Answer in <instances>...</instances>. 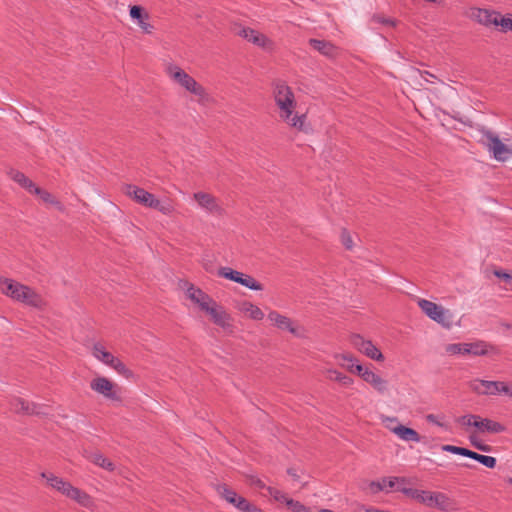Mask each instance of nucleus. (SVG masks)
<instances>
[{"label": "nucleus", "mask_w": 512, "mask_h": 512, "mask_svg": "<svg viewBox=\"0 0 512 512\" xmlns=\"http://www.w3.org/2000/svg\"><path fill=\"white\" fill-rule=\"evenodd\" d=\"M273 97L279 109V117L289 126L303 131L306 115L294 113L297 102L292 88L285 81L277 80L273 84Z\"/></svg>", "instance_id": "f257e3e1"}, {"label": "nucleus", "mask_w": 512, "mask_h": 512, "mask_svg": "<svg viewBox=\"0 0 512 512\" xmlns=\"http://www.w3.org/2000/svg\"><path fill=\"white\" fill-rule=\"evenodd\" d=\"M123 191L125 195L133 199L138 204L147 208L155 209L163 215L171 216L176 211L171 199L165 198L163 200H159L154 196V194L136 185L126 184Z\"/></svg>", "instance_id": "f03ea898"}, {"label": "nucleus", "mask_w": 512, "mask_h": 512, "mask_svg": "<svg viewBox=\"0 0 512 512\" xmlns=\"http://www.w3.org/2000/svg\"><path fill=\"white\" fill-rule=\"evenodd\" d=\"M165 72L173 82L196 96L200 104H207L211 101L206 89L179 66L170 63L166 66Z\"/></svg>", "instance_id": "7ed1b4c3"}, {"label": "nucleus", "mask_w": 512, "mask_h": 512, "mask_svg": "<svg viewBox=\"0 0 512 512\" xmlns=\"http://www.w3.org/2000/svg\"><path fill=\"white\" fill-rule=\"evenodd\" d=\"M457 421L462 425L475 427L480 433L498 434L506 431V427L500 422L489 418H482L475 414L461 416Z\"/></svg>", "instance_id": "20e7f679"}, {"label": "nucleus", "mask_w": 512, "mask_h": 512, "mask_svg": "<svg viewBox=\"0 0 512 512\" xmlns=\"http://www.w3.org/2000/svg\"><path fill=\"white\" fill-rule=\"evenodd\" d=\"M470 389L479 395H507L512 398V383L503 381L474 380L469 384Z\"/></svg>", "instance_id": "39448f33"}, {"label": "nucleus", "mask_w": 512, "mask_h": 512, "mask_svg": "<svg viewBox=\"0 0 512 512\" xmlns=\"http://www.w3.org/2000/svg\"><path fill=\"white\" fill-rule=\"evenodd\" d=\"M417 304L424 312V314L431 320L441 324L444 327H450L452 316L449 310L426 299H419Z\"/></svg>", "instance_id": "423d86ee"}, {"label": "nucleus", "mask_w": 512, "mask_h": 512, "mask_svg": "<svg viewBox=\"0 0 512 512\" xmlns=\"http://www.w3.org/2000/svg\"><path fill=\"white\" fill-rule=\"evenodd\" d=\"M340 366L351 373H357L365 382L369 383L379 393H384L387 390V381L369 368H365L362 365H346L345 363H340Z\"/></svg>", "instance_id": "0eeeda50"}, {"label": "nucleus", "mask_w": 512, "mask_h": 512, "mask_svg": "<svg viewBox=\"0 0 512 512\" xmlns=\"http://www.w3.org/2000/svg\"><path fill=\"white\" fill-rule=\"evenodd\" d=\"M218 276L223 277L225 279H229L231 281H234L238 284H241L242 286L254 290V291H261L263 290V285L256 281L252 276L246 275L244 273H241L239 271L233 270L230 267H221L218 270Z\"/></svg>", "instance_id": "6e6552de"}, {"label": "nucleus", "mask_w": 512, "mask_h": 512, "mask_svg": "<svg viewBox=\"0 0 512 512\" xmlns=\"http://www.w3.org/2000/svg\"><path fill=\"white\" fill-rule=\"evenodd\" d=\"M484 143L493 157L498 161H506L511 155L510 149L500 140L498 135L492 131L483 132Z\"/></svg>", "instance_id": "1a4fd4ad"}, {"label": "nucleus", "mask_w": 512, "mask_h": 512, "mask_svg": "<svg viewBox=\"0 0 512 512\" xmlns=\"http://www.w3.org/2000/svg\"><path fill=\"white\" fill-rule=\"evenodd\" d=\"M90 388L105 398L113 401H120L118 394V386L111 382L108 378L99 376L91 380Z\"/></svg>", "instance_id": "9d476101"}, {"label": "nucleus", "mask_w": 512, "mask_h": 512, "mask_svg": "<svg viewBox=\"0 0 512 512\" xmlns=\"http://www.w3.org/2000/svg\"><path fill=\"white\" fill-rule=\"evenodd\" d=\"M351 344L354 348L372 360L379 362L384 360V356L381 351L370 340H365L359 334L351 336Z\"/></svg>", "instance_id": "9b49d317"}, {"label": "nucleus", "mask_w": 512, "mask_h": 512, "mask_svg": "<svg viewBox=\"0 0 512 512\" xmlns=\"http://www.w3.org/2000/svg\"><path fill=\"white\" fill-rule=\"evenodd\" d=\"M268 320L276 326L278 329L283 331H289L296 337H304V329L295 325V323L277 311H270L268 314Z\"/></svg>", "instance_id": "f8f14e48"}, {"label": "nucleus", "mask_w": 512, "mask_h": 512, "mask_svg": "<svg viewBox=\"0 0 512 512\" xmlns=\"http://www.w3.org/2000/svg\"><path fill=\"white\" fill-rule=\"evenodd\" d=\"M237 35L244 38L248 42L252 43L255 46H258L264 50H272L274 47V43L263 33L254 30L250 27H242Z\"/></svg>", "instance_id": "ddd939ff"}, {"label": "nucleus", "mask_w": 512, "mask_h": 512, "mask_svg": "<svg viewBox=\"0 0 512 512\" xmlns=\"http://www.w3.org/2000/svg\"><path fill=\"white\" fill-rule=\"evenodd\" d=\"M193 199L197 202L198 206L207 213L214 215H221L223 213V209L218 204L217 199L210 193L202 191L196 192L193 194Z\"/></svg>", "instance_id": "4468645a"}, {"label": "nucleus", "mask_w": 512, "mask_h": 512, "mask_svg": "<svg viewBox=\"0 0 512 512\" xmlns=\"http://www.w3.org/2000/svg\"><path fill=\"white\" fill-rule=\"evenodd\" d=\"M471 18L485 26H500L501 20L505 19L499 12L488 9L474 8L471 10Z\"/></svg>", "instance_id": "2eb2a0df"}, {"label": "nucleus", "mask_w": 512, "mask_h": 512, "mask_svg": "<svg viewBox=\"0 0 512 512\" xmlns=\"http://www.w3.org/2000/svg\"><path fill=\"white\" fill-rule=\"evenodd\" d=\"M186 296L203 311L208 310L209 304H214V300L207 293L193 284H187Z\"/></svg>", "instance_id": "dca6fc26"}, {"label": "nucleus", "mask_w": 512, "mask_h": 512, "mask_svg": "<svg viewBox=\"0 0 512 512\" xmlns=\"http://www.w3.org/2000/svg\"><path fill=\"white\" fill-rule=\"evenodd\" d=\"M408 483L405 477H384L380 481H372L369 484V488L372 493L376 494L386 488L396 489L398 486H403Z\"/></svg>", "instance_id": "f3484780"}, {"label": "nucleus", "mask_w": 512, "mask_h": 512, "mask_svg": "<svg viewBox=\"0 0 512 512\" xmlns=\"http://www.w3.org/2000/svg\"><path fill=\"white\" fill-rule=\"evenodd\" d=\"M130 17L136 21L138 26L142 29V31L146 34H151L154 27L151 25L148 20L150 18L149 14L144 11L141 6L134 5L130 7L129 10Z\"/></svg>", "instance_id": "a211bd4d"}, {"label": "nucleus", "mask_w": 512, "mask_h": 512, "mask_svg": "<svg viewBox=\"0 0 512 512\" xmlns=\"http://www.w3.org/2000/svg\"><path fill=\"white\" fill-rule=\"evenodd\" d=\"M26 285L9 278H0V290L14 301H18Z\"/></svg>", "instance_id": "6ab92c4d"}, {"label": "nucleus", "mask_w": 512, "mask_h": 512, "mask_svg": "<svg viewBox=\"0 0 512 512\" xmlns=\"http://www.w3.org/2000/svg\"><path fill=\"white\" fill-rule=\"evenodd\" d=\"M204 311L210 315L212 321L216 325L222 328H226L230 325L229 314L225 311V309L222 306L218 305L215 301L214 304L208 305V310Z\"/></svg>", "instance_id": "aec40b11"}, {"label": "nucleus", "mask_w": 512, "mask_h": 512, "mask_svg": "<svg viewBox=\"0 0 512 512\" xmlns=\"http://www.w3.org/2000/svg\"><path fill=\"white\" fill-rule=\"evenodd\" d=\"M11 406L16 413H24L30 415L45 414V412L43 411V406L35 403H30L22 398H15L11 402Z\"/></svg>", "instance_id": "412c9836"}, {"label": "nucleus", "mask_w": 512, "mask_h": 512, "mask_svg": "<svg viewBox=\"0 0 512 512\" xmlns=\"http://www.w3.org/2000/svg\"><path fill=\"white\" fill-rule=\"evenodd\" d=\"M430 508H437L443 512H453L456 510V503L445 493L433 492Z\"/></svg>", "instance_id": "4be33fe9"}, {"label": "nucleus", "mask_w": 512, "mask_h": 512, "mask_svg": "<svg viewBox=\"0 0 512 512\" xmlns=\"http://www.w3.org/2000/svg\"><path fill=\"white\" fill-rule=\"evenodd\" d=\"M467 354H471L473 356H485L488 354H499V349L483 340H478L475 342L468 343L467 346Z\"/></svg>", "instance_id": "5701e85b"}, {"label": "nucleus", "mask_w": 512, "mask_h": 512, "mask_svg": "<svg viewBox=\"0 0 512 512\" xmlns=\"http://www.w3.org/2000/svg\"><path fill=\"white\" fill-rule=\"evenodd\" d=\"M397 491L417 500L418 502H420L428 507H430V505H431L432 495H433V492H431V491L406 488L404 486H398Z\"/></svg>", "instance_id": "b1692460"}, {"label": "nucleus", "mask_w": 512, "mask_h": 512, "mask_svg": "<svg viewBox=\"0 0 512 512\" xmlns=\"http://www.w3.org/2000/svg\"><path fill=\"white\" fill-rule=\"evenodd\" d=\"M17 302H21L33 308H41L44 305L42 296L29 286H26Z\"/></svg>", "instance_id": "393cba45"}, {"label": "nucleus", "mask_w": 512, "mask_h": 512, "mask_svg": "<svg viewBox=\"0 0 512 512\" xmlns=\"http://www.w3.org/2000/svg\"><path fill=\"white\" fill-rule=\"evenodd\" d=\"M66 497L76 501L78 504L85 508H91L93 506V500L90 495H88L85 491L80 490L77 487L71 485L69 490L65 495Z\"/></svg>", "instance_id": "a878e982"}, {"label": "nucleus", "mask_w": 512, "mask_h": 512, "mask_svg": "<svg viewBox=\"0 0 512 512\" xmlns=\"http://www.w3.org/2000/svg\"><path fill=\"white\" fill-rule=\"evenodd\" d=\"M41 477L46 479L48 485L53 489L57 490L63 495H66L67 490L71 487V483L65 481L63 478H60L52 473H41Z\"/></svg>", "instance_id": "bb28decb"}, {"label": "nucleus", "mask_w": 512, "mask_h": 512, "mask_svg": "<svg viewBox=\"0 0 512 512\" xmlns=\"http://www.w3.org/2000/svg\"><path fill=\"white\" fill-rule=\"evenodd\" d=\"M310 46L327 57H334L337 54L336 47L329 41L319 40V39H310Z\"/></svg>", "instance_id": "cd10ccee"}, {"label": "nucleus", "mask_w": 512, "mask_h": 512, "mask_svg": "<svg viewBox=\"0 0 512 512\" xmlns=\"http://www.w3.org/2000/svg\"><path fill=\"white\" fill-rule=\"evenodd\" d=\"M391 431L404 441L420 442L421 440V437L416 430L401 424L392 428Z\"/></svg>", "instance_id": "c85d7f7f"}, {"label": "nucleus", "mask_w": 512, "mask_h": 512, "mask_svg": "<svg viewBox=\"0 0 512 512\" xmlns=\"http://www.w3.org/2000/svg\"><path fill=\"white\" fill-rule=\"evenodd\" d=\"M238 309L240 312L247 315L253 320H262L264 318L263 311L253 303L249 301H243L239 304Z\"/></svg>", "instance_id": "c756f323"}, {"label": "nucleus", "mask_w": 512, "mask_h": 512, "mask_svg": "<svg viewBox=\"0 0 512 512\" xmlns=\"http://www.w3.org/2000/svg\"><path fill=\"white\" fill-rule=\"evenodd\" d=\"M92 354L99 361L103 362L104 364H106L110 367L116 360V357L113 356L110 352L106 351L105 348L101 344H95L93 346Z\"/></svg>", "instance_id": "7c9ffc66"}, {"label": "nucleus", "mask_w": 512, "mask_h": 512, "mask_svg": "<svg viewBox=\"0 0 512 512\" xmlns=\"http://www.w3.org/2000/svg\"><path fill=\"white\" fill-rule=\"evenodd\" d=\"M32 194L39 196L43 202L55 206L61 212H63L65 209L62 203L59 202L51 193H49L46 190H43L36 186Z\"/></svg>", "instance_id": "2f4dec72"}, {"label": "nucleus", "mask_w": 512, "mask_h": 512, "mask_svg": "<svg viewBox=\"0 0 512 512\" xmlns=\"http://www.w3.org/2000/svg\"><path fill=\"white\" fill-rule=\"evenodd\" d=\"M10 176L16 183H18L22 188L26 189L29 193H32L36 188V185L33 183V181L20 171L12 170L10 172Z\"/></svg>", "instance_id": "473e14b6"}, {"label": "nucleus", "mask_w": 512, "mask_h": 512, "mask_svg": "<svg viewBox=\"0 0 512 512\" xmlns=\"http://www.w3.org/2000/svg\"><path fill=\"white\" fill-rule=\"evenodd\" d=\"M91 461L105 470L113 471L115 469L114 463L110 459L106 458L103 454H93L91 456Z\"/></svg>", "instance_id": "72a5a7b5"}, {"label": "nucleus", "mask_w": 512, "mask_h": 512, "mask_svg": "<svg viewBox=\"0 0 512 512\" xmlns=\"http://www.w3.org/2000/svg\"><path fill=\"white\" fill-rule=\"evenodd\" d=\"M470 459H473L482 465L486 466L487 468H494L496 466V458L492 456L482 455L477 452L472 453V457Z\"/></svg>", "instance_id": "f704fd0d"}, {"label": "nucleus", "mask_w": 512, "mask_h": 512, "mask_svg": "<svg viewBox=\"0 0 512 512\" xmlns=\"http://www.w3.org/2000/svg\"><path fill=\"white\" fill-rule=\"evenodd\" d=\"M442 450L446 451V452H450L452 454L468 457V458H471L472 457V453H473L472 450H469L467 448L458 447V446L449 445V444L443 445L442 446Z\"/></svg>", "instance_id": "c9c22d12"}, {"label": "nucleus", "mask_w": 512, "mask_h": 512, "mask_svg": "<svg viewBox=\"0 0 512 512\" xmlns=\"http://www.w3.org/2000/svg\"><path fill=\"white\" fill-rule=\"evenodd\" d=\"M117 373L124 376L127 379H131L134 377V373L118 358H116L115 362L111 366Z\"/></svg>", "instance_id": "e433bc0d"}, {"label": "nucleus", "mask_w": 512, "mask_h": 512, "mask_svg": "<svg viewBox=\"0 0 512 512\" xmlns=\"http://www.w3.org/2000/svg\"><path fill=\"white\" fill-rule=\"evenodd\" d=\"M219 494L230 504L234 505L235 501L238 498V494L231 490L226 485H221L218 487Z\"/></svg>", "instance_id": "4c0bfd02"}, {"label": "nucleus", "mask_w": 512, "mask_h": 512, "mask_svg": "<svg viewBox=\"0 0 512 512\" xmlns=\"http://www.w3.org/2000/svg\"><path fill=\"white\" fill-rule=\"evenodd\" d=\"M468 343H452L445 347V351L450 355L467 354Z\"/></svg>", "instance_id": "58836bf2"}, {"label": "nucleus", "mask_w": 512, "mask_h": 512, "mask_svg": "<svg viewBox=\"0 0 512 512\" xmlns=\"http://www.w3.org/2000/svg\"><path fill=\"white\" fill-rule=\"evenodd\" d=\"M267 491H268L269 495L272 496L274 498V500L277 502H282L287 505V501H289L291 499V498H288L287 495L284 494L283 492H281L280 490L273 488L271 486L267 487Z\"/></svg>", "instance_id": "ea45409f"}, {"label": "nucleus", "mask_w": 512, "mask_h": 512, "mask_svg": "<svg viewBox=\"0 0 512 512\" xmlns=\"http://www.w3.org/2000/svg\"><path fill=\"white\" fill-rule=\"evenodd\" d=\"M335 359L338 361V364L345 363L346 365H359L356 359L349 353L336 354Z\"/></svg>", "instance_id": "a19ab883"}, {"label": "nucleus", "mask_w": 512, "mask_h": 512, "mask_svg": "<svg viewBox=\"0 0 512 512\" xmlns=\"http://www.w3.org/2000/svg\"><path fill=\"white\" fill-rule=\"evenodd\" d=\"M287 506L293 511V512H311L310 509L302 504L299 501L290 499L287 501Z\"/></svg>", "instance_id": "79ce46f5"}, {"label": "nucleus", "mask_w": 512, "mask_h": 512, "mask_svg": "<svg viewBox=\"0 0 512 512\" xmlns=\"http://www.w3.org/2000/svg\"><path fill=\"white\" fill-rule=\"evenodd\" d=\"M469 440H470L472 446L475 447L476 449L480 450V451L490 452L491 449H492L490 445L484 444L481 441H479L476 436H472L471 435L469 437Z\"/></svg>", "instance_id": "37998d69"}, {"label": "nucleus", "mask_w": 512, "mask_h": 512, "mask_svg": "<svg viewBox=\"0 0 512 512\" xmlns=\"http://www.w3.org/2000/svg\"><path fill=\"white\" fill-rule=\"evenodd\" d=\"M340 238H341L342 244L344 245V247L347 250H351L353 248L352 237H351L350 233L346 229L342 230Z\"/></svg>", "instance_id": "c03bdc74"}, {"label": "nucleus", "mask_w": 512, "mask_h": 512, "mask_svg": "<svg viewBox=\"0 0 512 512\" xmlns=\"http://www.w3.org/2000/svg\"><path fill=\"white\" fill-rule=\"evenodd\" d=\"M372 21L383 25L396 26V20L392 18H386L382 15H374Z\"/></svg>", "instance_id": "a18cd8bd"}, {"label": "nucleus", "mask_w": 512, "mask_h": 512, "mask_svg": "<svg viewBox=\"0 0 512 512\" xmlns=\"http://www.w3.org/2000/svg\"><path fill=\"white\" fill-rule=\"evenodd\" d=\"M249 484L251 486H254V487L258 488V489H266L267 490V487H268V486L265 485V483L261 479H259L256 476H250L249 477Z\"/></svg>", "instance_id": "49530a36"}, {"label": "nucleus", "mask_w": 512, "mask_h": 512, "mask_svg": "<svg viewBox=\"0 0 512 512\" xmlns=\"http://www.w3.org/2000/svg\"><path fill=\"white\" fill-rule=\"evenodd\" d=\"M500 30L502 32L512 31V17H506L500 22Z\"/></svg>", "instance_id": "de8ad7c7"}, {"label": "nucleus", "mask_w": 512, "mask_h": 512, "mask_svg": "<svg viewBox=\"0 0 512 512\" xmlns=\"http://www.w3.org/2000/svg\"><path fill=\"white\" fill-rule=\"evenodd\" d=\"M249 503L250 502L248 500H246L244 497L238 496L237 500L234 503V506L238 510L244 512V509L249 505Z\"/></svg>", "instance_id": "09e8293b"}, {"label": "nucleus", "mask_w": 512, "mask_h": 512, "mask_svg": "<svg viewBox=\"0 0 512 512\" xmlns=\"http://www.w3.org/2000/svg\"><path fill=\"white\" fill-rule=\"evenodd\" d=\"M343 376V373L339 372L338 370L336 369H328L327 370V377L330 379V380H334V381H337L339 382L340 379L342 378Z\"/></svg>", "instance_id": "8fccbe9b"}, {"label": "nucleus", "mask_w": 512, "mask_h": 512, "mask_svg": "<svg viewBox=\"0 0 512 512\" xmlns=\"http://www.w3.org/2000/svg\"><path fill=\"white\" fill-rule=\"evenodd\" d=\"M494 275L498 278L503 279L505 282H511L512 281V275L504 272L502 270H495Z\"/></svg>", "instance_id": "3c124183"}, {"label": "nucleus", "mask_w": 512, "mask_h": 512, "mask_svg": "<svg viewBox=\"0 0 512 512\" xmlns=\"http://www.w3.org/2000/svg\"><path fill=\"white\" fill-rule=\"evenodd\" d=\"M426 420H427V422L432 423V424H434V425H437V426H439V427H443V426H444V424H443L442 422H440V421L438 420L437 416H436V415H434V414H428V415H426Z\"/></svg>", "instance_id": "603ef678"}, {"label": "nucleus", "mask_w": 512, "mask_h": 512, "mask_svg": "<svg viewBox=\"0 0 512 512\" xmlns=\"http://www.w3.org/2000/svg\"><path fill=\"white\" fill-rule=\"evenodd\" d=\"M420 74L425 81L430 83H434L432 79H437V77L434 74L430 73L429 71H422L420 72Z\"/></svg>", "instance_id": "864d4df0"}, {"label": "nucleus", "mask_w": 512, "mask_h": 512, "mask_svg": "<svg viewBox=\"0 0 512 512\" xmlns=\"http://www.w3.org/2000/svg\"><path fill=\"white\" fill-rule=\"evenodd\" d=\"M353 379L349 376H346L343 374L342 378L340 379L339 383L345 387L351 386L353 384Z\"/></svg>", "instance_id": "5fc2aeb1"}, {"label": "nucleus", "mask_w": 512, "mask_h": 512, "mask_svg": "<svg viewBox=\"0 0 512 512\" xmlns=\"http://www.w3.org/2000/svg\"><path fill=\"white\" fill-rule=\"evenodd\" d=\"M244 512H264L262 509L257 506L249 503V505L244 509Z\"/></svg>", "instance_id": "6e6d98bb"}, {"label": "nucleus", "mask_w": 512, "mask_h": 512, "mask_svg": "<svg viewBox=\"0 0 512 512\" xmlns=\"http://www.w3.org/2000/svg\"><path fill=\"white\" fill-rule=\"evenodd\" d=\"M287 473H288V475H290L293 478V480L299 481L300 476L297 474V472L294 468H289L287 470Z\"/></svg>", "instance_id": "4d7b16f0"}, {"label": "nucleus", "mask_w": 512, "mask_h": 512, "mask_svg": "<svg viewBox=\"0 0 512 512\" xmlns=\"http://www.w3.org/2000/svg\"><path fill=\"white\" fill-rule=\"evenodd\" d=\"M320 512H333V511L329 510V509H321Z\"/></svg>", "instance_id": "13d9d810"}]
</instances>
